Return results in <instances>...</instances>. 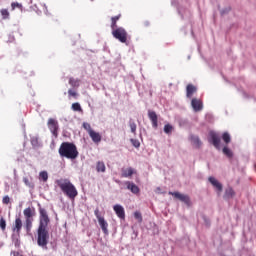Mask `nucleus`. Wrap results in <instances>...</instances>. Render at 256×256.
<instances>
[{
  "label": "nucleus",
  "instance_id": "1",
  "mask_svg": "<svg viewBox=\"0 0 256 256\" xmlns=\"http://www.w3.org/2000/svg\"><path fill=\"white\" fill-rule=\"evenodd\" d=\"M39 213L40 221L37 230V245L42 247V249H47V245L49 244V229H47V227H49L51 220L45 208H39Z\"/></svg>",
  "mask_w": 256,
  "mask_h": 256
},
{
  "label": "nucleus",
  "instance_id": "2",
  "mask_svg": "<svg viewBox=\"0 0 256 256\" xmlns=\"http://www.w3.org/2000/svg\"><path fill=\"white\" fill-rule=\"evenodd\" d=\"M56 185L61 189L62 193L71 199L72 201L75 200V197L79 195L77 188L69 179H58L55 181Z\"/></svg>",
  "mask_w": 256,
  "mask_h": 256
},
{
  "label": "nucleus",
  "instance_id": "3",
  "mask_svg": "<svg viewBox=\"0 0 256 256\" xmlns=\"http://www.w3.org/2000/svg\"><path fill=\"white\" fill-rule=\"evenodd\" d=\"M60 157H65L66 159H77L79 157V151L77 146L72 142H63L58 150Z\"/></svg>",
  "mask_w": 256,
  "mask_h": 256
},
{
  "label": "nucleus",
  "instance_id": "4",
  "mask_svg": "<svg viewBox=\"0 0 256 256\" xmlns=\"http://www.w3.org/2000/svg\"><path fill=\"white\" fill-rule=\"evenodd\" d=\"M25 217V229L26 233H31V229L33 228V217L35 215V210L31 207L24 209L23 211Z\"/></svg>",
  "mask_w": 256,
  "mask_h": 256
},
{
  "label": "nucleus",
  "instance_id": "5",
  "mask_svg": "<svg viewBox=\"0 0 256 256\" xmlns=\"http://www.w3.org/2000/svg\"><path fill=\"white\" fill-rule=\"evenodd\" d=\"M83 129H85V131H87L89 137L92 139L93 143H95L96 145H99V142L101 141V139H103V137L101 136V134L99 132H95V130H93V128L91 127V124L84 122L82 124Z\"/></svg>",
  "mask_w": 256,
  "mask_h": 256
},
{
  "label": "nucleus",
  "instance_id": "6",
  "mask_svg": "<svg viewBox=\"0 0 256 256\" xmlns=\"http://www.w3.org/2000/svg\"><path fill=\"white\" fill-rule=\"evenodd\" d=\"M112 35L114 39H117L120 43H127V37H129L127 30L123 27H118L112 30Z\"/></svg>",
  "mask_w": 256,
  "mask_h": 256
},
{
  "label": "nucleus",
  "instance_id": "7",
  "mask_svg": "<svg viewBox=\"0 0 256 256\" xmlns=\"http://www.w3.org/2000/svg\"><path fill=\"white\" fill-rule=\"evenodd\" d=\"M209 143H212L215 149L221 150V136L215 131L209 132Z\"/></svg>",
  "mask_w": 256,
  "mask_h": 256
},
{
  "label": "nucleus",
  "instance_id": "8",
  "mask_svg": "<svg viewBox=\"0 0 256 256\" xmlns=\"http://www.w3.org/2000/svg\"><path fill=\"white\" fill-rule=\"evenodd\" d=\"M47 125H48V129L50 130L52 135L54 137H58L59 136V122L55 118H49Z\"/></svg>",
  "mask_w": 256,
  "mask_h": 256
},
{
  "label": "nucleus",
  "instance_id": "9",
  "mask_svg": "<svg viewBox=\"0 0 256 256\" xmlns=\"http://www.w3.org/2000/svg\"><path fill=\"white\" fill-rule=\"evenodd\" d=\"M168 195H172V197L182 201V203H185V205H188V207L191 205V198L185 194H181L179 192H168Z\"/></svg>",
  "mask_w": 256,
  "mask_h": 256
},
{
  "label": "nucleus",
  "instance_id": "10",
  "mask_svg": "<svg viewBox=\"0 0 256 256\" xmlns=\"http://www.w3.org/2000/svg\"><path fill=\"white\" fill-rule=\"evenodd\" d=\"M21 229H23V220H21L20 217H16L12 226V231L13 233H16V235H21Z\"/></svg>",
  "mask_w": 256,
  "mask_h": 256
},
{
  "label": "nucleus",
  "instance_id": "11",
  "mask_svg": "<svg viewBox=\"0 0 256 256\" xmlns=\"http://www.w3.org/2000/svg\"><path fill=\"white\" fill-rule=\"evenodd\" d=\"M148 117L152 123V127L154 129H157V127H159V118L157 116V113L155 111H148Z\"/></svg>",
  "mask_w": 256,
  "mask_h": 256
},
{
  "label": "nucleus",
  "instance_id": "12",
  "mask_svg": "<svg viewBox=\"0 0 256 256\" xmlns=\"http://www.w3.org/2000/svg\"><path fill=\"white\" fill-rule=\"evenodd\" d=\"M136 174H137V170H135L133 167L121 169V177L129 178V177H133V175H136Z\"/></svg>",
  "mask_w": 256,
  "mask_h": 256
},
{
  "label": "nucleus",
  "instance_id": "13",
  "mask_svg": "<svg viewBox=\"0 0 256 256\" xmlns=\"http://www.w3.org/2000/svg\"><path fill=\"white\" fill-rule=\"evenodd\" d=\"M191 105L196 113L203 110V101H201V99L193 98Z\"/></svg>",
  "mask_w": 256,
  "mask_h": 256
},
{
  "label": "nucleus",
  "instance_id": "14",
  "mask_svg": "<svg viewBox=\"0 0 256 256\" xmlns=\"http://www.w3.org/2000/svg\"><path fill=\"white\" fill-rule=\"evenodd\" d=\"M208 181H209V183H211V185H213L215 187V189L218 191V193H221V191H223V184H221V182L216 180L215 177L210 176L208 178Z\"/></svg>",
  "mask_w": 256,
  "mask_h": 256
},
{
  "label": "nucleus",
  "instance_id": "15",
  "mask_svg": "<svg viewBox=\"0 0 256 256\" xmlns=\"http://www.w3.org/2000/svg\"><path fill=\"white\" fill-rule=\"evenodd\" d=\"M125 185H126L127 189H128L129 191H131V193H133L134 195H138V193L141 191V190L139 189V186H137V185H136L135 183H133V182L127 181V182H125Z\"/></svg>",
  "mask_w": 256,
  "mask_h": 256
},
{
  "label": "nucleus",
  "instance_id": "16",
  "mask_svg": "<svg viewBox=\"0 0 256 256\" xmlns=\"http://www.w3.org/2000/svg\"><path fill=\"white\" fill-rule=\"evenodd\" d=\"M113 209L119 219H125V208H123V206L116 204Z\"/></svg>",
  "mask_w": 256,
  "mask_h": 256
},
{
  "label": "nucleus",
  "instance_id": "17",
  "mask_svg": "<svg viewBox=\"0 0 256 256\" xmlns=\"http://www.w3.org/2000/svg\"><path fill=\"white\" fill-rule=\"evenodd\" d=\"M195 93H197V87L193 84H188L186 87V97L191 99Z\"/></svg>",
  "mask_w": 256,
  "mask_h": 256
},
{
  "label": "nucleus",
  "instance_id": "18",
  "mask_svg": "<svg viewBox=\"0 0 256 256\" xmlns=\"http://www.w3.org/2000/svg\"><path fill=\"white\" fill-rule=\"evenodd\" d=\"M98 223H99L104 235H109V229H108L109 223H107L105 221V218H101L100 220H98Z\"/></svg>",
  "mask_w": 256,
  "mask_h": 256
},
{
  "label": "nucleus",
  "instance_id": "19",
  "mask_svg": "<svg viewBox=\"0 0 256 256\" xmlns=\"http://www.w3.org/2000/svg\"><path fill=\"white\" fill-rule=\"evenodd\" d=\"M121 19V14H118L117 16H113L111 17V29L112 31H114L115 29H117V21H119Z\"/></svg>",
  "mask_w": 256,
  "mask_h": 256
},
{
  "label": "nucleus",
  "instance_id": "20",
  "mask_svg": "<svg viewBox=\"0 0 256 256\" xmlns=\"http://www.w3.org/2000/svg\"><path fill=\"white\" fill-rule=\"evenodd\" d=\"M191 141L196 149H200L203 145V142H201V139H199L198 136H191Z\"/></svg>",
  "mask_w": 256,
  "mask_h": 256
},
{
  "label": "nucleus",
  "instance_id": "21",
  "mask_svg": "<svg viewBox=\"0 0 256 256\" xmlns=\"http://www.w3.org/2000/svg\"><path fill=\"white\" fill-rule=\"evenodd\" d=\"M96 170L98 173H105L106 167H105V162H97L96 164Z\"/></svg>",
  "mask_w": 256,
  "mask_h": 256
},
{
  "label": "nucleus",
  "instance_id": "22",
  "mask_svg": "<svg viewBox=\"0 0 256 256\" xmlns=\"http://www.w3.org/2000/svg\"><path fill=\"white\" fill-rule=\"evenodd\" d=\"M69 85H71V87L77 88L79 85H81V80L71 77L69 78Z\"/></svg>",
  "mask_w": 256,
  "mask_h": 256
},
{
  "label": "nucleus",
  "instance_id": "23",
  "mask_svg": "<svg viewBox=\"0 0 256 256\" xmlns=\"http://www.w3.org/2000/svg\"><path fill=\"white\" fill-rule=\"evenodd\" d=\"M39 179L40 181H43L44 183H47L48 179H49V174L47 173V171H42L39 173Z\"/></svg>",
  "mask_w": 256,
  "mask_h": 256
},
{
  "label": "nucleus",
  "instance_id": "24",
  "mask_svg": "<svg viewBox=\"0 0 256 256\" xmlns=\"http://www.w3.org/2000/svg\"><path fill=\"white\" fill-rule=\"evenodd\" d=\"M224 197H226L227 199H231V197H235V190H233V188H227L225 191Z\"/></svg>",
  "mask_w": 256,
  "mask_h": 256
},
{
  "label": "nucleus",
  "instance_id": "25",
  "mask_svg": "<svg viewBox=\"0 0 256 256\" xmlns=\"http://www.w3.org/2000/svg\"><path fill=\"white\" fill-rule=\"evenodd\" d=\"M222 139L224 143H226V145H229V143H231V135L228 132H224L222 134Z\"/></svg>",
  "mask_w": 256,
  "mask_h": 256
},
{
  "label": "nucleus",
  "instance_id": "26",
  "mask_svg": "<svg viewBox=\"0 0 256 256\" xmlns=\"http://www.w3.org/2000/svg\"><path fill=\"white\" fill-rule=\"evenodd\" d=\"M23 183L26 185V187H29L30 189H33L35 187V184L29 180V178L24 177Z\"/></svg>",
  "mask_w": 256,
  "mask_h": 256
},
{
  "label": "nucleus",
  "instance_id": "27",
  "mask_svg": "<svg viewBox=\"0 0 256 256\" xmlns=\"http://www.w3.org/2000/svg\"><path fill=\"white\" fill-rule=\"evenodd\" d=\"M164 133H166V135H171V133H173V126L171 124H166L164 126Z\"/></svg>",
  "mask_w": 256,
  "mask_h": 256
},
{
  "label": "nucleus",
  "instance_id": "28",
  "mask_svg": "<svg viewBox=\"0 0 256 256\" xmlns=\"http://www.w3.org/2000/svg\"><path fill=\"white\" fill-rule=\"evenodd\" d=\"M222 153L226 155V157H233V152L227 146L222 149Z\"/></svg>",
  "mask_w": 256,
  "mask_h": 256
},
{
  "label": "nucleus",
  "instance_id": "29",
  "mask_svg": "<svg viewBox=\"0 0 256 256\" xmlns=\"http://www.w3.org/2000/svg\"><path fill=\"white\" fill-rule=\"evenodd\" d=\"M11 9L12 11H15V9H23V5L18 2H12Z\"/></svg>",
  "mask_w": 256,
  "mask_h": 256
},
{
  "label": "nucleus",
  "instance_id": "30",
  "mask_svg": "<svg viewBox=\"0 0 256 256\" xmlns=\"http://www.w3.org/2000/svg\"><path fill=\"white\" fill-rule=\"evenodd\" d=\"M134 217L135 219H137L138 223H143V216L141 215V212H134Z\"/></svg>",
  "mask_w": 256,
  "mask_h": 256
},
{
  "label": "nucleus",
  "instance_id": "31",
  "mask_svg": "<svg viewBox=\"0 0 256 256\" xmlns=\"http://www.w3.org/2000/svg\"><path fill=\"white\" fill-rule=\"evenodd\" d=\"M68 95L69 97H73L74 99H77V97H79V94L77 93V91L73 89L68 90Z\"/></svg>",
  "mask_w": 256,
  "mask_h": 256
},
{
  "label": "nucleus",
  "instance_id": "32",
  "mask_svg": "<svg viewBox=\"0 0 256 256\" xmlns=\"http://www.w3.org/2000/svg\"><path fill=\"white\" fill-rule=\"evenodd\" d=\"M0 13H1L3 19H9V10H7V9H2V10L0 11Z\"/></svg>",
  "mask_w": 256,
  "mask_h": 256
},
{
  "label": "nucleus",
  "instance_id": "33",
  "mask_svg": "<svg viewBox=\"0 0 256 256\" xmlns=\"http://www.w3.org/2000/svg\"><path fill=\"white\" fill-rule=\"evenodd\" d=\"M72 109L74 111H83V109L81 108V104H79V102L73 103L72 104Z\"/></svg>",
  "mask_w": 256,
  "mask_h": 256
},
{
  "label": "nucleus",
  "instance_id": "34",
  "mask_svg": "<svg viewBox=\"0 0 256 256\" xmlns=\"http://www.w3.org/2000/svg\"><path fill=\"white\" fill-rule=\"evenodd\" d=\"M129 127L131 129V133H137V124H135V122H130Z\"/></svg>",
  "mask_w": 256,
  "mask_h": 256
},
{
  "label": "nucleus",
  "instance_id": "35",
  "mask_svg": "<svg viewBox=\"0 0 256 256\" xmlns=\"http://www.w3.org/2000/svg\"><path fill=\"white\" fill-rule=\"evenodd\" d=\"M94 215H95V217H96V219H97L98 221L104 218L103 216H101V212L99 211V208H96V209L94 210Z\"/></svg>",
  "mask_w": 256,
  "mask_h": 256
},
{
  "label": "nucleus",
  "instance_id": "36",
  "mask_svg": "<svg viewBox=\"0 0 256 256\" xmlns=\"http://www.w3.org/2000/svg\"><path fill=\"white\" fill-rule=\"evenodd\" d=\"M6 227H7V222L5 221L4 218H1L0 219V229H2V231H5Z\"/></svg>",
  "mask_w": 256,
  "mask_h": 256
},
{
  "label": "nucleus",
  "instance_id": "37",
  "mask_svg": "<svg viewBox=\"0 0 256 256\" xmlns=\"http://www.w3.org/2000/svg\"><path fill=\"white\" fill-rule=\"evenodd\" d=\"M131 143H132L133 147H136V148L141 147V143L137 139H131Z\"/></svg>",
  "mask_w": 256,
  "mask_h": 256
},
{
  "label": "nucleus",
  "instance_id": "38",
  "mask_svg": "<svg viewBox=\"0 0 256 256\" xmlns=\"http://www.w3.org/2000/svg\"><path fill=\"white\" fill-rule=\"evenodd\" d=\"M2 203L4 205H9L11 203V198H9V196H4L3 199H2Z\"/></svg>",
  "mask_w": 256,
  "mask_h": 256
},
{
  "label": "nucleus",
  "instance_id": "39",
  "mask_svg": "<svg viewBox=\"0 0 256 256\" xmlns=\"http://www.w3.org/2000/svg\"><path fill=\"white\" fill-rule=\"evenodd\" d=\"M35 143H37V139L36 140L35 139L32 140V145H35Z\"/></svg>",
  "mask_w": 256,
  "mask_h": 256
}]
</instances>
